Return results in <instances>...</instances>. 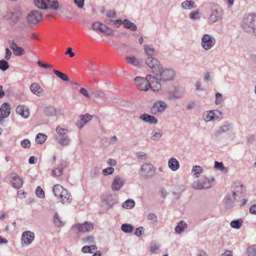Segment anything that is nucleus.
<instances>
[{
    "label": "nucleus",
    "instance_id": "obj_58",
    "mask_svg": "<svg viewBox=\"0 0 256 256\" xmlns=\"http://www.w3.org/2000/svg\"><path fill=\"white\" fill-rule=\"evenodd\" d=\"M38 66L40 67L44 68H50L52 65L48 63H44L40 60H38L37 62Z\"/></svg>",
    "mask_w": 256,
    "mask_h": 256
},
{
    "label": "nucleus",
    "instance_id": "obj_10",
    "mask_svg": "<svg viewBox=\"0 0 256 256\" xmlns=\"http://www.w3.org/2000/svg\"><path fill=\"white\" fill-rule=\"evenodd\" d=\"M145 63L151 68L154 74H157L162 66L160 62L155 57H147L145 59Z\"/></svg>",
    "mask_w": 256,
    "mask_h": 256
},
{
    "label": "nucleus",
    "instance_id": "obj_19",
    "mask_svg": "<svg viewBox=\"0 0 256 256\" xmlns=\"http://www.w3.org/2000/svg\"><path fill=\"white\" fill-rule=\"evenodd\" d=\"M8 16L11 22V25L14 26L22 18V14L20 10H14L13 12H11L8 14Z\"/></svg>",
    "mask_w": 256,
    "mask_h": 256
},
{
    "label": "nucleus",
    "instance_id": "obj_38",
    "mask_svg": "<svg viewBox=\"0 0 256 256\" xmlns=\"http://www.w3.org/2000/svg\"><path fill=\"white\" fill-rule=\"evenodd\" d=\"M106 26V25L102 24L100 22H94L92 24V30H98L102 33L104 27Z\"/></svg>",
    "mask_w": 256,
    "mask_h": 256
},
{
    "label": "nucleus",
    "instance_id": "obj_45",
    "mask_svg": "<svg viewBox=\"0 0 256 256\" xmlns=\"http://www.w3.org/2000/svg\"><path fill=\"white\" fill-rule=\"evenodd\" d=\"M214 168L222 172H228V168L224 166L222 162H215Z\"/></svg>",
    "mask_w": 256,
    "mask_h": 256
},
{
    "label": "nucleus",
    "instance_id": "obj_20",
    "mask_svg": "<svg viewBox=\"0 0 256 256\" xmlns=\"http://www.w3.org/2000/svg\"><path fill=\"white\" fill-rule=\"evenodd\" d=\"M124 184L125 180L124 178L116 176L112 182V189L113 191L119 190Z\"/></svg>",
    "mask_w": 256,
    "mask_h": 256
},
{
    "label": "nucleus",
    "instance_id": "obj_32",
    "mask_svg": "<svg viewBox=\"0 0 256 256\" xmlns=\"http://www.w3.org/2000/svg\"><path fill=\"white\" fill-rule=\"evenodd\" d=\"M203 171V168L201 166L196 165L193 166L191 174L194 178H197L200 176Z\"/></svg>",
    "mask_w": 256,
    "mask_h": 256
},
{
    "label": "nucleus",
    "instance_id": "obj_52",
    "mask_svg": "<svg viewBox=\"0 0 256 256\" xmlns=\"http://www.w3.org/2000/svg\"><path fill=\"white\" fill-rule=\"evenodd\" d=\"M13 51L14 54L17 56H21L24 53V49L22 47L18 46Z\"/></svg>",
    "mask_w": 256,
    "mask_h": 256
},
{
    "label": "nucleus",
    "instance_id": "obj_15",
    "mask_svg": "<svg viewBox=\"0 0 256 256\" xmlns=\"http://www.w3.org/2000/svg\"><path fill=\"white\" fill-rule=\"evenodd\" d=\"M245 190L242 184L240 182H234L232 186V194L238 199L242 196Z\"/></svg>",
    "mask_w": 256,
    "mask_h": 256
},
{
    "label": "nucleus",
    "instance_id": "obj_21",
    "mask_svg": "<svg viewBox=\"0 0 256 256\" xmlns=\"http://www.w3.org/2000/svg\"><path fill=\"white\" fill-rule=\"evenodd\" d=\"M12 178L11 183L12 186L17 189L21 188L23 184L22 178L16 173H12L10 174Z\"/></svg>",
    "mask_w": 256,
    "mask_h": 256
},
{
    "label": "nucleus",
    "instance_id": "obj_14",
    "mask_svg": "<svg viewBox=\"0 0 256 256\" xmlns=\"http://www.w3.org/2000/svg\"><path fill=\"white\" fill-rule=\"evenodd\" d=\"M166 107L167 104L164 102L157 100L152 106L150 110L152 114H156L160 112H163Z\"/></svg>",
    "mask_w": 256,
    "mask_h": 256
},
{
    "label": "nucleus",
    "instance_id": "obj_3",
    "mask_svg": "<svg viewBox=\"0 0 256 256\" xmlns=\"http://www.w3.org/2000/svg\"><path fill=\"white\" fill-rule=\"evenodd\" d=\"M242 26L246 32L256 35V15L249 14L246 16L242 20Z\"/></svg>",
    "mask_w": 256,
    "mask_h": 256
},
{
    "label": "nucleus",
    "instance_id": "obj_41",
    "mask_svg": "<svg viewBox=\"0 0 256 256\" xmlns=\"http://www.w3.org/2000/svg\"><path fill=\"white\" fill-rule=\"evenodd\" d=\"M54 222L56 226L58 227H62L64 226V222L60 220V218L57 213H56L54 216Z\"/></svg>",
    "mask_w": 256,
    "mask_h": 256
},
{
    "label": "nucleus",
    "instance_id": "obj_8",
    "mask_svg": "<svg viewBox=\"0 0 256 256\" xmlns=\"http://www.w3.org/2000/svg\"><path fill=\"white\" fill-rule=\"evenodd\" d=\"M42 18V12L38 10H34L28 14L26 21L30 26H34L40 22Z\"/></svg>",
    "mask_w": 256,
    "mask_h": 256
},
{
    "label": "nucleus",
    "instance_id": "obj_46",
    "mask_svg": "<svg viewBox=\"0 0 256 256\" xmlns=\"http://www.w3.org/2000/svg\"><path fill=\"white\" fill-rule=\"evenodd\" d=\"M242 222L241 220H234L231 222L230 226L233 228L239 229L242 226Z\"/></svg>",
    "mask_w": 256,
    "mask_h": 256
},
{
    "label": "nucleus",
    "instance_id": "obj_55",
    "mask_svg": "<svg viewBox=\"0 0 256 256\" xmlns=\"http://www.w3.org/2000/svg\"><path fill=\"white\" fill-rule=\"evenodd\" d=\"M62 174V168H58L52 170V176H60Z\"/></svg>",
    "mask_w": 256,
    "mask_h": 256
},
{
    "label": "nucleus",
    "instance_id": "obj_54",
    "mask_svg": "<svg viewBox=\"0 0 256 256\" xmlns=\"http://www.w3.org/2000/svg\"><path fill=\"white\" fill-rule=\"evenodd\" d=\"M160 245L158 244H152L150 246V252L152 254L158 253L160 250Z\"/></svg>",
    "mask_w": 256,
    "mask_h": 256
},
{
    "label": "nucleus",
    "instance_id": "obj_51",
    "mask_svg": "<svg viewBox=\"0 0 256 256\" xmlns=\"http://www.w3.org/2000/svg\"><path fill=\"white\" fill-rule=\"evenodd\" d=\"M35 193L36 196L39 198H42L45 196L44 192L40 186L36 188Z\"/></svg>",
    "mask_w": 256,
    "mask_h": 256
},
{
    "label": "nucleus",
    "instance_id": "obj_53",
    "mask_svg": "<svg viewBox=\"0 0 256 256\" xmlns=\"http://www.w3.org/2000/svg\"><path fill=\"white\" fill-rule=\"evenodd\" d=\"M100 169L98 167L94 168L90 172V175L92 178H96L97 176L100 174Z\"/></svg>",
    "mask_w": 256,
    "mask_h": 256
},
{
    "label": "nucleus",
    "instance_id": "obj_4",
    "mask_svg": "<svg viewBox=\"0 0 256 256\" xmlns=\"http://www.w3.org/2000/svg\"><path fill=\"white\" fill-rule=\"evenodd\" d=\"M157 77V82H170L174 80L175 76V72L172 68H163L162 66L158 72L157 74H155Z\"/></svg>",
    "mask_w": 256,
    "mask_h": 256
},
{
    "label": "nucleus",
    "instance_id": "obj_63",
    "mask_svg": "<svg viewBox=\"0 0 256 256\" xmlns=\"http://www.w3.org/2000/svg\"><path fill=\"white\" fill-rule=\"evenodd\" d=\"M198 14L199 13L198 11L194 12L190 14L189 16L190 19L196 20L199 18Z\"/></svg>",
    "mask_w": 256,
    "mask_h": 256
},
{
    "label": "nucleus",
    "instance_id": "obj_16",
    "mask_svg": "<svg viewBox=\"0 0 256 256\" xmlns=\"http://www.w3.org/2000/svg\"><path fill=\"white\" fill-rule=\"evenodd\" d=\"M11 106L8 102H4L0 108V122L8 117L10 113Z\"/></svg>",
    "mask_w": 256,
    "mask_h": 256
},
{
    "label": "nucleus",
    "instance_id": "obj_31",
    "mask_svg": "<svg viewBox=\"0 0 256 256\" xmlns=\"http://www.w3.org/2000/svg\"><path fill=\"white\" fill-rule=\"evenodd\" d=\"M238 198H236L232 194H228L224 198V202L228 208H230L234 206L236 200H238Z\"/></svg>",
    "mask_w": 256,
    "mask_h": 256
},
{
    "label": "nucleus",
    "instance_id": "obj_35",
    "mask_svg": "<svg viewBox=\"0 0 256 256\" xmlns=\"http://www.w3.org/2000/svg\"><path fill=\"white\" fill-rule=\"evenodd\" d=\"M126 60L127 62L136 67H139L140 66V62L139 59L136 58L134 56H126Z\"/></svg>",
    "mask_w": 256,
    "mask_h": 256
},
{
    "label": "nucleus",
    "instance_id": "obj_25",
    "mask_svg": "<svg viewBox=\"0 0 256 256\" xmlns=\"http://www.w3.org/2000/svg\"><path fill=\"white\" fill-rule=\"evenodd\" d=\"M59 198L60 200V202L64 204H69L72 200V197L70 194L69 193L68 190L66 189H64L62 192Z\"/></svg>",
    "mask_w": 256,
    "mask_h": 256
},
{
    "label": "nucleus",
    "instance_id": "obj_59",
    "mask_svg": "<svg viewBox=\"0 0 256 256\" xmlns=\"http://www.w3.org/2000/svg\"><path fill=\"white\" fill-rule=\"evenodd\" d=\"M59 10H60V16L64 18H68L69 16H66V14H64L65 11L66 10V8H64L61 5L59 6L58 8Z\"/></svg>",
    "mask_w": 256,
    "mask_h": 256
},
{
    "label": "nucleus",
    "instance_id": "obj_29",
    "mask_svg": "<svg viewBox=\"0 0 256 256\" xmlns=\"http://www.w3.org/2000/svg\"><path fill=\"white\" fill-rule=\"evenodd\" d=\"M168 166L172 170L175 172L180 168V163L176 158H172L168 161Z\"/></svg>",
    "mask_w": 256,
    "mask_h": 256
},
{
    "label": "nucleus",
    "instance_id": "obj_56",
    "mask_svg": "<svg viewBox=\"0 0 256 256\" xmlns=\"http://www.w3.org/2000/svg\"><path fill=\"white\" fill-rule=\"evenodd\" d=\"M114 172V168L112 167H108L102 170V173L104 176L112 174Z\"/></svg>",
    "mask_w": 256,
    "mask_h": 256
},
{
    "label": "nucleus",
    "instance_id": "obj_1",
    "mask_svg": "<svg viewBox=\"0 0 256 256\" xmlns=\"http://www.w3.org/2000/svg\"><path fill=\"white\" fill-rule=\"evenodd\" d=\"M137 88L142 91H148L150 88L154 92H158L161 89V84L157 82V77L152 74H147L146 78L137 76L134 79Z\"/></svg>",
    "mask_w": 256,
    "mask_h": 256
},
{
    "label": "nucleus",
    "instance_id": "obj_36",
    "mask_svg": "<svg viewBox=\"0 0 256 256\" xmlns=\"http://www.w3.org/2000/svg\"><path fill=\"white\" fill-rule=\"evenodd\" d=\"M122 24L126 28L130 29L132 31H136L137 30V26L128 20H124Z\"/></svg>",
    "mask_w": 256,
    "mask_h": 256
},
{
    "label": "nucleus",
    "instance_id": "obj_13",
    "mask_svg": "<svg viewBox=\"0 0 256 256\" xmlns=\"http://www.w3.org/2000/svg\"><path fill=\"white\" fill-rule=\"evenodd\" d=\"M222 115V112L218 110H208L202 114V119L206 122H209L218 119Z\"/></svg>",
    "mask_w": 256,
    "mask_h": 256
},
{
    "label": "nucleus",
    "instance_id": "obj_24",
    "mask_svg": "<svg viewBox=\"0 0 256 256\" xmlns=\"http://www.w3.org/2000/svg\"><path fill=\"white\" fill-rule=\"evenodd\" d=\"M30 90L34 94L38 96H42L44 94V89L38 83H32L30 86Z\"/></svg>",
    "mask_w": 256,
    "mask_h": 256
},
{
    "label": "nucleus",
    "instance_id": "obj_44",
    "mask_svg": "<svg viewBox=\"0 0 256 256\" xmlns=\"http://www.w3.org/2000/svg\"><path fill=\"white\" fill-rule=\"evenodd\" d=\"M246 254L248 256H256V248L254 246H250L246 248Z\"/></svg>",
    "mask_w": 256,
    "mask_h": 256
},
{
    "label": "nucleus",
    "instance_id": "obj_7",
    "mask_svg": "<svg viewBox=\"0 0 256 256\" xmlns=\"http://www.w3.org/2000/svg\"><path fill=\"white\" fill-rule=\"evenodd\" d=\"M34 4L37 8L42 10L50 8L58 10V2L57 0H35Z\"/></svg>",
    "mask_w": 256,
    "mask_h": 256
},
{
    "label": "nucleus",
    "instance_id": "obj_60",
    "mask_svg": "<svg viewBox=\"0 0 256 256\" xmlns=\"http://www.w3.org/2000/svg\"><path fill=\"white\" fill-rule=\"evenodd\" d=\"M222 100V95L219 92H216V94L215 104H220Z\"/></svg>",
    "mask_w": 256,
    "mask_h": 256
},
{
    "label": "nucleus",
    "instance_id": "obj_62",
    "mask_svg": "<svg viewBox=\"0 0 256 256\" xmlns=\"http://www.w3.org/2000/svg\"><path fill=\"white\" fill-rule=\"evenodd\" d=\"M74 4L79 8H82L84 4V0H74Z\"/></svg>",
    "mask_w": 256,
    "mask_h": 256
},
{
    "label": "nucleus",
    "instance_id": "obj_42",
    "mask_svg": "<svg viewBox=\"0 0 256 256\" xmlns=\"http://www.w3.org/2000/svg\"><path fill=\"white\" fill-rule=\"evenodd\" d=\"M46 138L47 136L46 135L42 133H39L36 136V142L38 144H42L46 141Z\"/></svg>",
    "mask_w": 256,
    "mask_h": 256
},
{
    "label": "nucleus",
    "instance_id": "obj_5",
    "mask_svg": "<svg viewBox=\"0 0 256 256\" xmlns=\"http://www.w3.org/2000/svg\"><path fill=\"white\" fill-rule=\"evenodd\" d=\"M215 179L214 177L202 176L200 180L194 182L192 186L196 190L208 189L213 186Z\"/></svg>",
    "mask_w": 256,
    "mask_h": 256
},
{
    "label": "nucleus",
    "instance_id": "obj_37",
    "mask_svg": "<svg viewBox=\"0 0 256 256\" xmlns=\"http://www.w3.org/2000/svg\"><path fill=\"white\" fill-rule=\"evenodd\" d=\"M64 189L65 188L60 185L56 184L53 186L52 190L54 196L58 198H59Z\"/></svg>",
    "mask_w": 256,
    "mask_h": 256
},
{
    "label": "nucleus",
    "instance_id": "obj_2",
    "mask_svg": "<svg viewBox=\"0 0 256 256\" xmlns=\"http://www.w3.org/2000/svg\"><path fill=\"white\" fill-rule=\"evenodd\" d=\"M56 132L57 134L56 139L60 144L66 146L70 144L71 140L68 134L70 132L68 128L58 126L56 128Z\"/></svg>",
    "mask_w": 256,
    "mask_h": 256
},
{
    "label": "nucleus",
    "instance_id": "obj_27",
    "mask_svg": "<svg viewBox=\"0 0 256 256\" xmlns=\"http://www.w3.org/2000/svg\"><path fill=\"white\" fill-rule=\"evenodd\" d=\"M140 119L146 123L150 124H156L158 122V120L153 116L147 114H144L140 116Z\"/></svg>",
    "mask_w": 256,
    "mask_h": 256
},
{
    "label": "nucleus",
    "instance_id": "obj_47",
    "mask_svg": "<svg viewBox=\"0 0 256 256\" xmlns=\"http://www.w3.org/2000/svg\"><path fill=\"white\" fill-rule=\"evenodd\" d=\"M152 138L154 140H159L162 136V133L160 132L159 130L156 131H153L152 134Z\"/></svg>",
    "mask_w": 256,
    "mask_h": 256
},
{
    "label": "nucleus",
    "instance_id": "obj_43",
    "mask_svg": "<svg viewBox=\"0 0 256 256\" xmlns=\"http://www.w3.org/2000/svg\"><path fill=\"white\" fill-rule=\"evenodd\" d=\"M121 229L126 233H130L133 230L134 227L130 224H124L122 225Z\"/></svg>",
    "mask_w": 256,
    "mask_h": 256
},
{
    "label": "nucleus",
    "instance_id": "obj_26",
    "mask_svg": "<svg viewBox=\"0 0 256 256\" xmlns=\"http://www.w3.org/2000/svg\"><path fill=\"white\" fill-rule=\"evenodd\" d=\"M16 114L20 115L22 118H26L29 116L28 109L24 105H18L16 110Z\"/></svg>",
    "mask_w": 256,
    "mask_h": 256
},
{
    "label": "nucleus",
    "instance_id": "obj_33",
    "mask_svg": "<svg viewBox=\"0 0 256 256\" xmlns=\"http://www.w3.org/2000/svg\"><path fill=\"white\" fill-rule=\"evenodd\" d=\"M144 50L147 57H154L155 56L156 50L151 45L145 44Z\"/></svg>",
    "mask_w": 256,
    "mask_h": 256
},
{
    "label": "nucleus",
    "instance_id": "obj_11",
    "mask_svg": "<svg viewBox=\"0 0 256 256\" xmlns=\"http://www.w3.org/2000/svg\"><path fill=\"white\" fill-rule=\"evenodd\" d=\"M184 94L185 90L183 88L180 86H175L172 90L168 92V100L180 99L184 96Z\"/></svg>",
    "mask_w": 256,
    "mask_h": 256
},
{
    "label": "nucleus",
    "instance_id": "obj_30",
    "mask_svg": "<svg viewBox=\"0 0 256 256\" xmlns=\"http://www.w3.org/2000/svg\"><path fill=\"white\" fill-rule=\"evenodd\" d=\"M181 6L182 8L184 10H190L196 7L194 2L192 0H186L183 2Z\"/></svg>",
    "mask_w": 256,
    "mask_h": 256
},
{
    "label": "nucleus",
    "instance_id": "obj_50",
    "mask_svg": "<svg viewBox=\"0 0 256 256\" xmlns=\"http://www.w3.org/2000/svg\"><path fill=\"white\" fill-rule=\"evenodd\" d=\"M102 33L108 36H112L114 35V30L106 26L104 27V30Z\"/></svg>",
    "mask_w": 256,
    "mask_h": 256
},
{
    "label": "nucleus",
    "instance_id": "obj_18",
    "mask_svg": "<svg viewBox=\"0 0 256 256\" xmlns=\"http://www.w3.org/2000/svg\"><path fill=\"white\" fill-rule=\"evenodd\" d=\"M44 112L48 116H56L64 114V110L61 108H56L53 106H49L44 109Z\"/></svg>",
    "mask_w": 256,
    "mask_h": 256
},
{
    "label": "nucleus",
    "instance_id": "obj_57",
    "mask_svg": "<svg viewBox=\"0 0 256 256\" xmlns=\"http://www.w3.org/2000/svg\"><path fill=\"white\" fill-rule=\"evenodd\" d=\"M20 144L24 148H29L30 146V142L28 139L22 140Z\"/></svg>",
    "mask_w": 256,
    "mask_h": 256
},
{
    "label": "nucleus",
    "instance_id": "obj_28",
    "mask_svg": "<svg viewBox=\"0 0 256 256\" xmlns=\"http://www.w3.org/2000/svg\"><path fill=\"white\" fill-rule=\"evenodd\" d=\"M232 128V125L228 122H226L224 125L220 127L219 129L215 132L216 136H219L223 133L226 132L230 130Z\"/></svg>",
    "mask_w": 256,
    "mask_h": 256
},
{
    "label": "nucleus",
    "instance_id": "obj_61",
    "mask_svg": "<svg viewBox=\"0 0 256 256\" xmlns=\"http://www.w3.org/2000/svg\"><path fill=\"white\" fill-rule=\"evenodd\" d=\"M136 155L138 158L140 160H146L148 158L146 154L142 152H137Z\"/></svg>",
    "mask_w": 256,
    "mask_h": 256
},
{
    "label": "nucleus",
    "instance_id": "obj_40",
    "mask_svg": "<svg viewBox=\"0 0 256 256\" xmlns=\"http://www.w3.org/2000/svg\"><path fill=\"white\" fill-rule=\"evenodd\" d=\"M135 206V202L132 199H128L122 204V208L126 209H132Z\"/></svg>",
    "mask_w": 256,
    "mask_h": 256
},
{
    "label": "nucleus",
    "instance_id": "obj_9",
    "mask_svg": "<svg viewBox=\"0 0 256 256\" xmlns=\"http://www.w3.org/2000/svg\"><path fill=\"white\" fill-rule=\"evenodd\" d=\"M216 44L215 38L209 34H204L202 38L201 46L206 51L212 49Z\"/></svg>",
    "mask_w": 256,
    "mask_h": 256
},
{
    "label": "nucleus",
    "instance_id": "obj_49",
    "mask_svg": "<svg viewBox=\"0 0 256 256\" xmlns=\"http://www.w3.org/2000/svg\"><path fill=\"white\" fill-rule=\"evenodd\" d=\"M9 68L8 62L5 60H0V70L3 71L6 70Z\"/></svg>",
    "mask_w": 256,
    "mask_h": 256
},
{
    "label": "nucleus",
    "instance_id": "obj_17",
    "mask_svg": "<svg viewBox=\"0 0 256 256\" xmlns=\"http://www.w3.org/2000/svg\"><path fill=\"white\" fill-rule=\"evenodd\" d=\"M74 228H76L79 232H88L94 229V225L92 223L85 222L82 224H76Z\"/></svg>",
    "mask_w": 256,
    "mask_h": 256
},
{
    "label": "nucleus",
    "instance_id": "obj_23",
    "mask_svg": "<svg viewBox=\"0 0 256 256\" xmlns=\"http://www.w3.org/2000/svg\"><path fill=\"white\" fill-rule=\"evenodd\" d=\"M92 118V116L88 114L84 115H80L76 122L77 126L80 128H82L88 122L90 121Z\"/></svg>",
    "mask_w": 256,
    "mask_h": 256
},
{
    "label": "nucleus",
    "instance_id": "obj_48",
    "mask_svg": "<svg viewBox=\"0 0 256 256\" xmlns=\"http://www.w3.org/2000/svg\"><path fill=\"white\" fill-rule=\"evenodd\" d=\"M148 219L152 220V223L154 226L158 224L157 217L154 213L148 214Z\"/></svg>",
    "mask_w": 256,
    "mask_h": 256
},
{
    "label": "nucleus",
    "instance_id": "obj_64",
    "mask_svg": "<svg viewBox=\"0 0 256 256\" xmlns=\"http://www.w3.org/2000/svg\"><path fill=\"white\" fill-rule=\"evenodd\" d=\"M144 232V228L142 226H140L136 230L135 234L138 236H140Z\"/></svg>",
    "mask_w": 256,
    "mask_h": 256
},
{
    "label": "nucleus",
    "instance_id": "obj_6",
    "mask_svg": "<svg viewBox=\"0 0 256 256\" xmlns=\"http://www.w3.org/2000/svg\"><path fill=\"white\" fill-rule=\"evenodd\" d=\"M223 14L222 9L218 5L214 4L210 8V14L208 18V22L213 24L218 20H222Z\"/></svg>",
    "mask_w": 256,
    "mask_h": 256
},
{
    "label": "nucleus",
    "instance_id": "obj_22",
    "mask_svg": "<svg viewBox=\"0 0 256 256\" xmlns=\"http://www.w3.org/2000/svg\"><path fill=\"white\" fill-rule=\"evenodd\" d=\"M34 238V234L30 231L24 232L22 236V242L26 244H31Z\"/></svg>",
    "mask_w": 256,
    "mask_h": 256
},
{
    "label": "nucleus",
    "instance_id": "obj_39",
    "mask_svg": "<svg viewBox=\"0 0 256 256\" xmlns=\"http://www.w3.org/2000/svg\"><path fill=\"white\" fill-rule=\"evenodd\" d=\"M52 72L58 78H60L64 82H68L69 80L68 76L65 74L54 69L52 70Z\"/></svg>",
    "mask_w": 256,
    "mask_h": 256
},
{
    "label": "nucleus",
    "instance_id": "obj_34",
    "mask_svg": "<svg viewBox=\"0 0 256 256\" xmlns=\"http://www.w3.org/2000/svg\"><path fill=\"white\" fill-rule=\"evenodd\" d=\"M188 228L187 224L184 220H181L178 223L177 226H176L174 230L176 233L180 234L186 229Z\"/></svg>",
    "mask_w": 256,
    "mask_h": 256
},
{
    "label": "nucleus",
    "instance_id": "obj_12",
    "mask_svg": "<svg viewBox=\"0 0 256 256\" xmlns=\"http://www.w3.org/2000/svg\"><path fill=\"white\" fill-rule=\"evenodd\" d=\"M155 173V168L152 164L146 163L142 164L140 168L141 176L145 178H152Z\"/></svg>",
    "mask_w": 256,
    "mask_h": 256
}]
</instances>
